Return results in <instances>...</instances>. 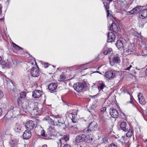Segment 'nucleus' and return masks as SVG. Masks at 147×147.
<instances>
[{"mask_svg": "<svg viewBox=\"0 0 147 147\" xmlns=\"http://www.w3.org/2000/svg\"><path fill=\"white\" fill-rule=\"evenodd\" d=\"M115 74L113 71H108L106 72L105 76L107 78L110 79L113 78L115 76Z\"/></svg>", "mask_w": 147, "mask_h": 147, "instance_id": "4468645a", "label": "nucleus"}, {"mask_svg": "<svg viewBox=\"0 0 147 147\" xmlns=\"http://www.w3.org/2000/svg\"><path fill=\"white\" fill-rule=\"evenodd\" d=\"M140 18L144 19L147 17V9L143 10L139 14Z\"/></svg>", "mask_w": 147, "mask_h": 147, "instance_id": "f3484780", "label": "nucleus"}, {"mask_svg": "<svg viewBox=\"0 0 147 147\" xmlns=\"http://www.w3.org/2000/svg\"><path fill=\"white\" fill-rule=\"evenodd\" d=\"M65 79V76L64 74H62L60 75L59 80V81H63Z\"/></svg>", "mask_w": 147, "mask_h": 147, "instance_id": "473e14b6", "label": "nucleus"}, {"mask_svg": "<svg viewBox=\"0 0 147 147\" xmlns=\"http://www.w3.org/2000/svg\"><path fill=\"white\" fill-rule=\"evenodd\" d=\"M2 114V110L0 108V116Z\"/></svg>", "mask_w": 147, "mask_h": 147, "instance_id": "de8ad7c7", "label": "nucleus"}, {"mask_svg": "<svg viewBox=\"0 0 147 147\" xmlns=\"http://www.w3.org/2000/svg\"><path fill=\"white\" fill-rule=\"evenodd\" d=\"M25 126L27 130L30 131L34 128V124L32 121L30 120L26 123Z\"/></svg>", "mask_w": 147, "mask_h": 147, "instance_id": "423d86ee", "label": "nucleus"}, {"mask_svg": "<svg viewBox=\"0 0 147 147\" xmlns=\"http://www.w3.org/2000/svg\"><path fill=\"white\" fill-rule=\"evenodd\" d=\"M58 123H57L56 122L55 123L56 125L57 126H61L62 125H63L65 123V122L62 119L59 118L57 120Z\"/></svg>", "mask_w": 147, "mask_h": 147, "instance_id": "412c9836", "label": "nucleus"}, {"mask_svg": "<svg viewBox=\"0 0 147 147\" xmlns=\"http://www.w3.org/2000/svg\"><path fill=\"white\" fill-rule=\"evenodd\" d=\"M131 67V65H130L129 67H127L126 69H125L126 70H130V68Z\"/></svg>", "mask_w": 147, "mask_h": 147, "instance_id": "a18cd8bd", "label": "nucleus"}, {"mask_svg": "<svg viewBox=\"0 0 147 147\" xmlns=\"http://www.w3.org/2000/svg\"><path fill=\"white\" fill-rule=\"evenodd\" d=\"M32 96L34 98H39L42 95V91L40 90H35L32 92Z\"/></svg>", "mask_w": 147, "mask_h": 147, "instance_id": "9d476101", "label": "nucleus"}, {"mask_svg": "<svg viewBox=\"0 0 147 147\" xmlns=\"http://www.w3.org/2000/svg\"><path fill=\"white\" fill-rule=\"evenodd\" d=\"M73 87L77 92H80L82 91L84 87V84L80 82H78L74 84Z\"/></svg>", "mask_w": 147, "mask_h": 147, "instance_id": "20e7f679", "label": "nucleus"}, {"mask_svg": "<svg viewBox=\"0 0 147 147\" xmlns=\"http://www.w3.org/2000/svg\"><path fill=\"white\" fill-rule=\"evenodd\" d=\"M97 123L93 121L89 124L88 128L84 130V132L85 134H88L90 132H93L97 129Z\"/></svg>", "mask_w": 147, "mask_h": 147, "instance_id": "f03ea898", "label": "nucleus"}, {"mask_svg": "<svg viewBox=\"0 0 147 147\" xmlns=\"http://www.w3.org/2000/svg\"><path fill=\"white\" fill-rule=\"evenodd\" d=\"M112 50V49L111 48H108L103 51V53L105 55H106L111 52Z\"/></svg>", "mask_w": 147, "mask_h": 147, "instance_id": "cd10ccee", "label": "nucleus"}, {"mask_svg": "<svg viewBox=\"0 0 147 147\" xmlns=\"http://www.w3.org/2000/svg\"><path fill=\"white\" fill-rule=\"evenodd\" d=\"M30 73L32 76L34 77H38L39 74L38 67L36 68L33 67L31 70Z\"/></svg>", "mask_w": 147, "mask_h": 147, "instance_id": "6e6552de", "label": "nucleus"}, {"mask_svg": "<svg viewBox=\"0 0 147 147\" xmlns=\"http://www.w3.org/2000/svg\"><path fill=\"white\" fill-rule=\"evenodd\" d=\"M144 25V24L143 23H142V24H141V25H139V26L140 27H141V28L142 27H143V26Z\"/></svg>", "mask_w": 147, "mask_h": 147, "instance_id": "49530a36", "label": "nucleus"}, {"mask_svg": "<svg viewBox=\"0 0 147 147\" xmlns=\"http://www.w3.org/2000/svg\"><path fill=\"white\" fill-rule=\"evenodd\" d=\"M120 61V59L117 54L113 55L111 56L110 58V63L112 66L114 65V63H118Z\"/></svg>", "mask_w": 147, "mask_h": 147, "instance_id": "7ed1b4c3", "label": "nucleus"}, {"mask_svg": "<svg viewBox=\"0 0 147 147\" xmlns=\"http://www.w3.org/2000/svg\"><path fill=\"white\" fill-rule=\"evenodd\" d=\"M69 140V138L67 136H63L61 138V140L63 141L64 140L66 142L68 141Z\"/></svg>", "mask_w": 147, "mask_h": 147, "instance_id": "7c9ffc66", "label": "nucleus"}, {"mask_svg": "<svg viewBox=\"0 0 147 147\" xmlns=\"http://www.w3.org/2000/svg\"><path fill=\"white\" fill-rule=\"evenodd\" d=\"M26 109L27 110H28L29 111H31V110H33L32 108H31L30 107L28 106L26 108Z\"/></svg>", "mask_w": 147, "mask_h": 147, "instance_id": "a19ab883", "label": "nucleus"}, {"mask_svg": "<svg viewBox=\"0 0 147 147\" xmlns=\"http://www.w3.org/2000/svg\"><path fill=\"white\" fill-rule=\"evenodd\" d=\"M116 38L114 34L112 32H109L107 34V41L108 42H112L114 41Z\"/></svg>", "mask_w": 147, "mask_h": 147, "instance_id": "1a4fd4ad", "label": "nucleus"}, {"mask_svg": "<svg viewBox=\"0 0 147 147\" xmlns=\"http://www.w3.org/2000/svg\"><path fill=\"white\" fill-rule=\"evenodd\" d=\"M86 136L84 134H80L77 136L76 139V141L77 142H83L86 140Z\"/></svg>", "mask_w": 147, "mask_h": 147, "instance_id": "9b49d317", "label": "nucleus"}, {"mask_svg": "<svg viewBox=\"0 0 147 147\" xmlns=\"http://www.w3.org/2000/svg\"><path fill=\"white\" fill-rule=\"evenodd\" d=\"M42 147H47V145L45 144L43 145Z\"/></svg>", "mask_w": 147, "mask_h": 147, "instance_id": "603ef678", "label": "nucleus"}, {"mask_svg": "<svg viewBox=\"0 0 147 147\" xmlns=\"http://www.w3.org/2000/svg\"><path fill=\"white\" fill-rule=\"evenodd\" d=\"M3 92L0 90V99L3 97Z\"/></svg>", "mask_w": 147, "mask_h": 147, "instance_id": "ea45409f", "label": "nucleus"}, {"mask_svg": "<svg viewBox=\"0 0 147 147\" xmlns=\"http://www.w3.org/2000/svg\"><path fill=\"white\" fill-rule=\"evenodd\" d=\"M71 129L72 130H74L76 132L78 129V127L76 125H75L72 126Z\"/></svg>", "mask_w": 147, "mask_h": 147, "instance_id": "c9c22d12", "label": "nucleus"}, {"mask_svg": "<svg viewBox=\"0 0 147 147\" xmlns=\"http://www.w3.org/2000/svg\"><path fill=\"white\" fill-rule=\"evenodd\" d=\"M105 87L104 84L103 83L102 81H101L100 83L98 85V89L99 92L102 91L103 92L102 90Z\"/></svg>", "mask_w": 147, "mask_h": 147, "instance_id": "aec40b11", "label": "nucleus"}, {"mask_svg": "<svg viewBox=\"0 0 147 147\" xmlns=\"http://www.w3.org/2000/svg\"><path fill=\"white\" fill-rule=\"evenodd\" d=\"M121 128L124 131H127L129 128V124L123 121L121 122L120 125Z\"/></svg>", "mask_w": 147, "mask_h": 147, "instance_id": "0eeeda50", "label": "nucleus"}, {"mask_svg": "<svg viewBox=\"0 0 147 147\" xmlns=\"http://www.w3.org/2000/svg\"><path fill=\"white\" fill-rule=\"evenodd\" d=\"M127 131H128L126 134V136L127 137L130 138L132 136L133 134V131L129 128Z\"/></svg>", "mask_w": 147, "mask_h": 147, "instance_id": "5701e85b", "label": "nucleus"}, {"mask_svg": "<svg viewBox=\"0 0 147 147\" xmlns=\"http://www.w3.org/2000/svg\"><path fill=\"white\" fill-rule=\"evenodd\" d=\"M0 64L3 68H4L5 67H7V68H9V67L8 63H6L5 61H2L1 62Z\"/></svg>", "mask_w": 147, "mask_h": 147, "instance_id": "b1692460", "label": "nucleus"}, {"mask_svg": "<svg viewBox=\"0 0 147 147\" xmlns=\"http://www.w3.org/2000/svg\"><path fill=\"white\" fill-rule=\"evenodd\" d=\"M138 97L139 102L140 104L142 105L145 104L146 102L145 100L144 97L142 94L139 93L138 95Z\"/></svg>", "mask_w": 147, "mask_h": 147, "instance_id": "2eb2a0df", "label": "nucleus"}, {"mask_svg": "<svg viewBox=\"0 0 147 147\" xmlns=\"http://www.w3.org/2000/svg\"><path fill=\"white\" fill-rule=\"evenodd\" d=\"M110 114L111 116L114 118H117L119 116L118 111L113 108L110 109Z\"/></svg>", "mask_w": 147, "mask_h": 147, "instance_id": "39448f33", "label": "nucleus"}, {"mask_svg": "<svg viewBox=\"0 0 147 147\" xmlns=\"http://www.w3.org/2000/svg\"><path fill=\"white\" fill-rule=\"evenodd\" d=\"M134 50L132 49H131L130 48L129 49V48H128V49L126 51L128 52H132Z\"/></svg>", "mask_w": 147, "mask_h": 147, "instance_id": "37998d69", "label": "nucleus"}, {"mask_svg": "<svg viewBox=\"0 0 147 147\" xmlns=\"http://www.w3.org/2000/svg\"><path fill=\"white\" fill-rule=\"evenodd\" d=\"M96 72H97V73H100V74H101L100 73V72L99 71H96Z\"/></svg>", "mask_w": 147, "mask_h": 147, "instance_id": "13d9d810", "label": "nucleus"}, {"mask_svg": "<svg viewBox=\"0 0 147 147\" xmlns=\"http://www.w3.org/2000/svg\"><path fill=\"white\" fill-rule=\"evenodd\" d=\"M109 147H117V145L114 143L111 144L109 146Z\"/></svg>", "mask_w": 147, "mask_h": 147, "instance_id": "4c0bfd02", "label": "nucleus"}, {"mask_svg": "<svg viewBox=\"0 0 147 147\" xmlns=\"http://www.w3.org/2000/svg\"><path fill=\"white\" fill-rule=\"evenodd\" d=\"M144 142L146 143L147 142V139H146L144 141Z\"/></svg>", "mask_w": 147, "mask_h": 147, "instance_id": "6e6d98bb", "label": "nucleus"}, {"mask_svg": "<svg viewBox=\"0 0 147 147\" xmlns=\"http://www.w3.org/2000/svg\"><path fill=\"white\" fill-rule=\"evenodd\" d=\"M102 141L103 142H105L107 141L106 139L105 138H104L102 139Z\"/></svg>", "mask_w": 147, "mask_h": 147, "instance_id": "c03bdc74", "label": "nucleus"}, {"mask_svg": "<svg viewBox=\"0 0 147 147\" xmlns=\"http://www.w3.org/2000/svg\"><path fill=\"white\" fill-rule=\"evenodd\" d=\"M128 102H129V103H132V101H131Z\"/></svg>", "mask_w": 147, "mask_h": 147, "instance_id": "bf43d9fd", "label": "nucleus"}, {"mask_svg": "<svg viewBox=\"0 0 147 147\" xmlns=\"http://www.w3.org/2000/svg\"><path fill=\"white\" fill-rule=\"evenodd\" d=\"M9 142L12 146H15L17 144V142L16 141L14 140H12Z\"/></svg>", "mask_w": 147, "mask_h": 147, "instance_id": "2f4dec72", "label": "nucleus"}, {"mask_svg": "<svg viewBox=\"0 0 147 147\" xmlns=\"http://www.w3.org/2000/svg\"><path fill=\"white\" fill-rule=\"evenodd\" d=\"M21 127L20 125L16 124V125L15 127V131L16 132H20L21 130Z\"/></svg>", "mask_w": 147, "mask_h": 147, "instance_id": "393cba45", "label": "nucleus"}, {"mask_svg": "<svg viewBox=\"0 0 147 147\" xmlns=\"http://www.w3.org/2000/svg\"><path fill=\"white\" fill-rule=\"evenodd\" d=\"M45 119L47 121L49 124L51 125H56L55 123L51 118L48 117L45 118Z\"/></svg>", "mask_w": 147, "mask_h": 147, "instance_id": "4be33fe9", "label": "nucleus"}, {"mask_svg": "<svg viewBox=\"0 0 147 147\" xmlns=\"http://www.w3.org/2000/svg\"><path fill=\"white\" fill-rule=\"evenodd\" d=\"M41 135L43 137H46L47 134L45 133V131L44 130H42L41 131Z\"/></svg>", "mask_w": 147, "mask_h": 147, "instance_id": "72a5a7b5", "label": "nucleus"}, {"mask_svg": "<svg viewBox=\"0 0 147 147\" xmlns=\"http://www.w3.org/2000/svg\"><path fill=\"white\" fill-rule=\"evenodd\" d=\"M2 13V7L0 6V15Z\"/></svg>", "mask_w": 147, "mask_h": 147, "instance_id": "09e8293b", "label": "nucleus"}, {"mask_svg": "<svg viewBox=\"0 0 147 147\" xmlns=\"http://www.w3.org/2000/svg\"><path fill=\"white\" fill-rule=\"evenodd\" d=\"M2 58L1 56H0V62L2 61Z\"/></svg>", "mask_w": 147, "mask_h": 147, "instance_id": "864d4df0", "label": "nucleus"}, {"mask_svg": "<svg viewBox=\"0 0 147 147\" xmlns=\"http://www.w3.org/2000/svg\"><path fill=\"white\" fill-rule=\"evenodd\" d=\"M31 136V133L30 131L26 130L24 132L23 136L24 139H27L29 138Z\"/></svg>", "mask_w": 147, "mask_h": 147, "instance_id": "dca6fc26", "label": "nucleus"}, {"mask_svg": "<svg viewBox=\"0 0 147 147\" xmlns=\"http://www.w3.org/2000/svg\"><path fill=\"white\" fill-rule=\"evenodd\" d=\"M3 19H0V20H3Z\"/></svg>", "mask_w": 147, "mask_h": 147, "instance_id": "680f3d73", "label": "nucleus"}, {"mask_svg": "<svg viewBox=\"0 0 147 147\" xmlns=\"http://www.w3.org/2000/svg\"><path fill=\"white\" fill-rule=\"evenodd\" d=\"M48 64H45V68H46L47 67H48Z\"/></svg>", "mask_w": 147, "mask_h": 147, "instance_id": "8fccbe9b", "label": "nucleus"}, {"mask_svg": "<svg viewBox=\"0 0 147 147\" xmlns=\"http://www.w3.org/2000/svg\"><path fill=\"white\" fill-rule=\"evenodd\" d=\"M145 73L146 75L147 76V69H146V70L145 71Z\"/></svg>", "mask_w": 147, "mask_h": 147, "instance_id": "5fc2aeb1", "label": "nucleus"}, {"mask_svg": "<svg viewBox=\"0 0 147 147\" xmlns=\"http://www.w3.org/2000/svg\"><path fill=\"white\" fill-rule=\"evenodd\" d=\"M132 106H133V107L137 108L136 106L135 105H134V104H132Z\"/></svg>", "mask_w": 147, "mask_h": 147, "instance_id": "3c124183", "label": "nucleus"}, {"mask_svg": "<svg viewBox=\"0 0 147 147\" xmlns=\"http://www.w3.org/2000/svg\"><path fill=\"white\" fill-rule=\"evenodd\" d=\"M89 140L90 141H92L94 139V136L92 134H90L88 136Z\"/></svg>", "mask_w": 147, "mask_h": 147, "instance_id": "f704fd0d", "label": "nucleus"}, {"mask_svg": "<svg viewBox=\"0 0 147 147\" xmlns=\"http://www.w3.org/2000/svg\"><path fill=\"white\" fill-rule=\"evenodd\" d=\"M57 84L56 83H51L48 86L49 89L51 91L55 90L57 88Z\"/></svg>", "mask_w": 147, "mask_h": 147, "instance_id": "a211bd4d", "label": "nucleus"}, {"mask_svg": "<svg viewBox=\"0 0 147 147\" xmlns=\"http://www.w3.org/2000/svg\"><path fill=\"white\" fill-rule=\"evenodd\" d=\"M54 127L53 126H49L47 129L48 133L49 134L52 135L55 132Z\"/></svg>", "mask_w": 147, "mask_h": 147, "instance_id": "6ab92c4d", "label": "nucleus"}, {"mask_svg": "<svg viewBox=\"0 0 147 147\" xmlns=\"http://www.w3.org/2000/svg\"><path fill=\"white\" fill-rule=\"evenodd\" d=\"M25 101V100L20 97H19L17 100V103L18 105H21Z\"/></svg>", "mask_w": 147, "mask_h": 147, "instance_id": "bb28decb", "label": "nucleus"}, {"mask_svg": "<svg viewBox=\"0 0 147 147\" xmlns=\"http://www.w3.org/2000/svg\"><path fill=\"white\" fill-rule=\"evenodd\" d=\"M63 147H71L70 145L67 144H66L64 145Z\"/></svg>", "mask_w": 147, "mask_h": 147, "instance_id": "79ce46f5", "label": "nucleus"}, {"mask_svg": "<svg viewBox=\"0 0 147 147\" xmlns=\"http://www.w3.org/2000/svg\"><path fill=\"white\" fill-rule=\"evenodd\" d=\"M106 110V107H103L101 109V112L103 113L105 112Z\"/></svg>", "mask_w": 147, "mask_h": 147, "instance_id": "58836bf2", "label": "nucleus"}, {"mask_svg": "<svg viewBox=\"0 0 147 147\" xmlns=\"http://www.w3.org/2000/svg\"><path fill=\"white\" fill-rule=\"evenodd\" d=\"M26 95V92L23 91L21 92L20 94V97L25 100Z\"/></svg>", "mask_w": 147, "mask_h": 147, "instance_id": "c85d7f7f", "label": "nucleus"}, {"mask_svg": "<svg viewBox=\"0 0 147 147\" xmlns=\"http://www.w3.org/2000/svg\"><path fill=\"white\" fill-rule=\"evenodd\" d=\"M12 44L13 47L16 50H20V49H22V48L19 47L18 45H16L13 42H12Z\"/></svg>", "mask_w": 147, "mask_h": 147, "instance_id": "c756f323", "label": "nucleus"}, {"mask_svg": "<svg viewBox=\"0 0 147 147\" xmlns=\"http://www.w3.org/2000/svg\"><path fill=\"white\" fill-rule=\"evenodd\" d=\"M76 114V115H74L73 114H71L72 116V119H71L72 122L74 123H76L78 122V119H77L76 118V117L77 116Z\"/></svg>", "mask_w": 147, "mask_h": 147, "instance_id": "a878e982", "label": "nucleus"}, {"mask_svg": "<svg viewBox=\"0 0 147 147\" xmlns=\"http://www.w3.org/2000/svg\"><path fill=\"white\" fill-rule=\"evenodd\" d=\"M131 45H129L128 47H131Z\"/></svg>", "mask_w": 147, "mask_h": 147, "instance_id": "052dcab7", "label": "nucleus"}, {"mask_svg": "<svg viewBox=\"0 0 147 147\" xmlns=\"http://www.w3.org/2000/svg\"><path fill=\"white\" fill-rule=\"evenodd\" d=\"M99 58V55H98L97 56V57L96 58V59H98V58Z\"/></svg>", "mask_w": 147, "mask_h": 147, "instance_id": "4d7b16f0", "label": "nucleus"}, {"mask_svg": "<svg viewBox=\"0 0 147 147\" xmlns=\"http://www.w3.org/2000/svg\"><path fill=\"white\" fill-rule=\"evenodd\" d=\"M123 40L122 39H119L117 40L115 44L118 49L121 50L123 48Z\"/></svg>", "mask_w": 147, "mask_h": 147, "instance_id": "f8f14e48", "label": "nucleus"}, {"mask_svg": "<svg viewBox=\"0 0 147 147\" xmlns=\"http://www.w3.org/2000/svg\"><path fill=\"white\" fill-rule=\"evenodd\" d=\"M113 0H107V2H104L103 0H102L103 2L104 5V7H105L107 13V17L109 21V24L110 25L111 24V26L109 27L108 26V30H111L113 32H115L117 30L118 27L117 25L115 23V22L112 19L113 18L112 16H109V6L110 3Z\"/></svg>", "mask_w": 147, "mask_h": 147, "instance_id": "f257e3e1", "label": "nucleus"}, {"mask_svg": "<svg viewBox=\"0 0 147 147\" xmlns=\"http://www.w3.org/2000/svg\"><path fill=\"white\" fill-rule=\"evenodd\" d=\"M63 142V141L61 140V139H60L58 142H57V144H58V146L61 147V144Z\"/></svg>", "mask_w": 147, "mask_h": 147, "instance_id": "e433bc0d", "label": "nucleus"}, {"mask_svg": "<svg viewBox=\"0 0 147 147\" xmlns=\"http://www.w3.org/2000/svg\"><path fill=\"white\" fill-rule=\"evenodd\" d=\"M143 7L141 6H136L133 8L131 10L129 11V13L131 14H134L138 13L141 9Z\"/></svg>", "mask_w": 147, "mask_h": 147, "instance_id": "ddd939ff", "label": "nucleus"}]
</instances>
